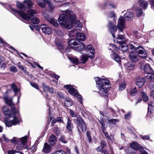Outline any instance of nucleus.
<instances>
[{"label": "nucleus", "instance_id": "obj_1", "mask_svg": "<svg viewBox=\"0 0 154 154\" xmlns=\"http://www.w3.org/2000/svg\"><path fill=\"white\" fill-rule=\"evenodd\" d=\"M62 11L64 14L60 15L58 21L62 27L69 29L72 28V23H74L77 30L81 29L82 24L79 21L76 20V16L73 12L68 10Z\"/></svg>", "mask_w": 154, "mask_h": 154}, {"label": "nucleus", "instance_id": "obj_2", "mask_svg": "<svg viewBox=\"0 0 154 154\" xmlns=\"http://www.w3.org/2000/svg\"><path fill=\"white\" fill-rule=\"evenodd\" d=\"M94 79L97 87L99 89V93L101 96H107L109 88L110 87L109 81L105 78L98 77H95Z\"/></svg>", "mask_w": 154, "mask_h": 154}, {"label": "nucleus", "instance_id": "obj_3", "mask_svg": "<svg viewBox=\"0 0 154 154\" xmlns=\"http://www.w3.org/2000/svg\"><path fill=\"white\" fill-rule=\"evenodd\" d=\"M69 112L72 117H76V119H74V122L77 125L79 131L81 132L85 131L86 126L82 118L79 116H77L76 114L72 110H70Z\"/></svg>", "mask_w": 154, "mask_h": 154}, {"label": "nucleus", "instance_id": "obj_4", "mask_svg": "<svg viewBox=\"0 0 154 154\" xmlns=\"http://www.w3.org/2000/svg\"><path fill=\"white\" fill-rule=\"evenodd\" d=\"M64 88L68 90V92L69 94L76 97L79 99V102L82 104L83 98L81 95L79 94L78 92L73 88L71 85H64Z\"/></svg>", "mask_w": 154, "mask_h": 154}, {"label": "nucleus", "instance_id": "obj_5", "mask_svg": "<svg viewBox=\"0 0 154 154\" xmlns=\"http://www.w3.org/2000/svg\"><path fill=\"white\" fill-rule=\"evenodd\" d=\"M131 48L135 50L139 56L142 58H145L147 55V53L145 50L142 47L138 46L137 48H135L132 44H130Z\"/></svg>", "mask_w": 154, "mask_h": 154}, {"label": "nucleus", "instance_id": "obj_6", "mask_svg": "<svg viewBox=\"0 0 154 154\" xmlns=\"http://www.w3.org/2000/svg\"><path fill=\"white\" fill-rule=\"evenodd\" d=\"M27 138L28 137L26 136L19 138V140L20 143L16 146V149L20 150L24 147L26 145Z\"/></svg>", "mask_w": 154, "mask_h": 154}, {"label": "nucleus", "instance_id": "obj_7", "mask_svg": "<svg viewBox=\"0 0 154 154\" xmlns=\"http://www.w3.org/2000/svg\"><path fill=\"white\" fill-rule=\"evenodd\" d=\"M6 125L8 127H10L12 125H15L18 124L19 121L15 116L13 117V119L11 121L7 120L6 118L5 119Z\"/></svg>", "mask_w": 154, "mask_h": 154}, {"label": "nucleus", "instance_id": "obj_8", "mask_svg": "<svg viewBox=\"0 0 154 154\" xmlns=\"http://www.w3.org/2000/svg\"><path fill=\"white\" fill-rule=\"evenodd\" d=\"M125 20L123 18L120 16L118 20V28L119 32L123 31V29L125 27Z\"/></svg>", "mask_w": 154, "mask_h": 154}, {"label": "nucleus", "instance_id": "obj_9", "mask_svg": "<svg viewBox=\"0 0 154 154\" xmlns=\"http://www.w3.org/2000/svg\"><path fill=\"white\" fill-rule=\"evenodd\" d=\"M40 29L42 31V32L44 33L50 35L52 32V30L51 29L45 24H42L40 26Z\"/></svg>", "mask_w": 154, "mask_h": 154}, {"label": "nucleus", "instance_id": "obj_10", "mask_svg": "<svg viewBox=\"0 0 154 154\" xmlns=\"http://www.w3.org/2000/svg\"><path fill=\"white\" fill-rule=\"evenodd\" d=\"M12 11L18 14L22 18L25 20H28L30 19V17L28 16L25 13L18 11L13 8H11Z\"/></svg>", "mask_w": 154, "mask_h": 154}, {"label": "nucleus", "instance_id": "obj_11", "mask_svg": "<svg viewBox=\"0 0 154 154\" xmlns=\"http://www.w3.org/2000/svg\"><path fill=\"white\" fill-rule=\"evenodd\" d=\"M109 49L111 50L112 53L111 54H110L111 58L115 60L120 65L121 64V60L120 57L116 53L112 50L111 48H109Z\"/></svg>", "mask_w": 154, "mask_h": 154}, {"label": "nucleus", "instance_id": "obj_12", "mask_svg": "<svg viewBox=\"0 0 154 154\" xmlns=\"http://www.w3.org/2000/svg\"><path fill=\"white\" fill-rule=\"evenodd\" d=\"M145 79L143 78L137 77L136 79V84L139 87H142L145 83Z\"/></svg>", "mask_w": 154, "mask_h": 154}, {"label": "nucleus", "instance_id": "obj_13", "mask_svg": "<svg viewBox=\"0 0 154 154\" xmlns=\"http://www.w3.org/2000/svg\"><path fill=\"white\" fill-rule=\"evenodd\" d=\"M86 51L87 52L93 54V55L89 56L90 58H92L94 57V54L95 52L94 49L92 45H88L85 49Z\"/></svg>", "mask_w": 154, "mask_h": 154}, {"label": "nucleus", "instance_id": "obj_14", "mask_svg": "<svg viewBox=\"0 0 154 154\" xmlns=\"http://www.w3.org/2000/svg\"><path fill=\"white\" fill-rule=\"evenodd\" d=\"M134 14L131 12H128L125 13L124 16V18L125 20L130 21L134 17Z\"/></svg>", "mask_w": 154, "mask_h": 154}, {"label": "nucleus", "instance_id": "obj_15", "mask_svg": "<svg viewBox=\"0 0 154 154\" xmlns=\"http://www.w3.org/2000/svg\"><path fill=\"white\" fill-rule=\"evenodd\" d=\"M109 28L111 32L112 35L113 37H115V36L113 34L114 32H116L117 31L116 26H114L112 23L109 22L108 25Z\"/></svg>", "mask_w": 154, "mask_h": 154}, {"label": "nucleus", "instance_id": "obj_16", "mask_svg": "<svg viewBox=\"0 0 154 154\" xmlns=\"http://www.w3.org/2000/svg\"><path fill=\"white\" fill-rule=\"evenodd\" d=\"M45 18L50 22L51 24H52L55 27H58L59 25L57 23L56 20L53 17H49L45 16Z\"/></svg>", "mask_w": 154, "mask_h": 154}, {"label": "nucleus", "instance_id": "obj_17", "mask_svg": "<svg viewBox=\"0 0 154 154\" xmlns=\"http://www.w3.org/2000/svg\"><path fill=\"white\" fill-rule=\"evenodd\" d=\"M51 150V147L47 143H45L42 149V151L45 153H49Z\"/></svg>", "mask_w": 154, "mask_h": 154}, {"label": "nucleus", "instance_id": "obj_18", "mask_svg": "<svg viewBox=\"0 0 154 154\" xmlns=\"http://www.w3.org/2000/svg\"><path fill=\"white\" fill-rule=\"evenodd\" d=\"M85 47V45L83 43L79 42L76 46L74 47V48L75 50L81 51L84 50Z\"/></svg>", "mask_w": 154, "mask_h": 154}, {"label": "nucleus", "instance_id": "obj_19", "mask_svg": "<svg viewBox=\"0 0 154 154\" xmlns=\"http://www.w3.org/2000/svg\"><path fill=\"white\" fill-rule=\"evenodd\" d=\"M116 39L117 40V42L119 44L123 43V42H126L125 38L124 37V36L120 34L117 35Z\"/></svg>", "mask_w": 154, "mask_h": 154}, {"label": "nucleus", "instance_id": "obj_20", "mask_svg": "<svg viewBox=\"0 0 154 154\" xmlns=\"http://www.w3.org/2000/svg\"><path fill=\"white\" fill-rule=\"evenodd\" d=\"M138 3L140 7L145 9L147 8L148 6V3L147 2L144 0H138Z\"/></svg>", "mask_w": 154, "mask_h": 154}, {"label": "nucleus", "instance_id": "obj_21", "mask_svg": "<svg viewBox=\"0 0 154 154\" xmlns=\"http://www.w3.org/2000/svg\"><path fill=\"white\" fill-rule=\"evenodd\" d=\"M86 37V35L83 33H78L77 34L76 39L78 41H84Z\"/></svg>", "mask_w": 154, "mask_h": 154}, {"label": "nucleus", "instance_id": "obj_22", "mask_svg": "<svg viewBox=\"0 0 154 154\" xmlns=\"http://www.w3.org/2000/svg\"><path fill=\"white\" fill-rule=\"evenodd\" d=\"M2 111L6 116H8L10 118L12 117V114L7 107L4 106L2 108Z\"/></svg>", "mask_w": 154, "mask_h": 154}, {"label": "nucleus", "instance_id": "obj_23", "mask_svg": "<svg viewBox=\"0 0 154 154\" xmlns=\"http://www.w3.org/2000/svg\"><path fill=\"white\" fill-rule=\"evenodd\" d=\"M144 71L147 74L152 73L153 72V70L148 64H146L145 65Z\"/></svg>", "mask_w": 154, "mask_h": 154}, {"label": "nucleus", "instance_id": "obj_24", "mask_svg": "<svg viewBox=\"0 0 154 154\" xmlns=\"http://www.w3.org/2000/svg\"><path fill=\"white\" fill-rule=\"evenodd\" d=\"M66 128L69 131H72L73 128V126L71 122V120L69 118H67Z\"/></svg>", "mask_w": 154, "mask_h": 154}, {"label": "nucleus", "instance_id": "obj_25", "mask_svg": "<svg viewBox=\"0 0 154 154\" xmlns=\"http://www.w3.org/2000/svg\"><path fill=\"white\" fill-rule=\"evenodd\" d=\"M56 141L57 138L54 135L52 134L50 136L49 139V142L51 145H54L56 142Z\"/></svg>", "mask_w": 154, "mask_h": 154}, {"label": "nucleus", "instance_id": "obj_26", "mask_svg": "<svg viewBox=\"0 0 154 154\" xmlns=\"http://www.w3.org/2000/svg\"><path fill=\"white\" fill-rule=\"evenodd\" d=\"M23 3L26 9L29 8L33 5L32 2L30 0H25Z\"/></svg>", "mask_w": 154, "mask_h": 154}, {"label": "nucleus", "instance_id": "obj_27", "mask_svg": "<svg viewBox=\"0 0 154 154\" xmlns=\"http://www.w3.org/2000/svg\"><path fill=\"white\" fill-rule=\"evenodd\" d=\"M47 1L46 0H36V2L38 5L42 8H44L45 6Z\"/></svg>", "mask_w": 154, "mask_h": 154}, {"label": "nucleus", "instance_id": "obj_28", "mask_svg": "<svg viewBox=\"0 0 154 154\" xmlns=\"http://www.w3.org/2000/svg\"><path fill=\"white\" fill-rule=\"evenodd\" d=\"M130 147L135 150H139L140 148L142 147L140 146L139 144L135 142H133L130 145Z\"/></svg>", "mask_w": 154, "mask_h": 154}, {"label": "nucleus", "instance_id": "obj_29", "mask_svg": "<svg viewBox=\"0 0 154 154\" xmlns=\"http://www.w3.org/2000/svg\"><path fill=\"white\" fill-rule=\"evenodd\" d=\"M137 55L133 53H131L129 55L130 59L134 62L137 61Z\"/></svg>", "mask_w": 154, "mask_h": 154}, {"label": "nucleus", "instance_id": "obj_30", "mask_svg": "<svg viewBox=\"0 0 154 154\" xmlns=\"http://www.w3.org/2000/svg\"><path fill=\"white\" fill-rule=\"evenodd\" d=\"M42 85L44 90H48L52 94H53L54 93V92L53 90V89L52 88L50 87L49 86H48L43 83Z\"/></svg>", "mask_w": 154, "mask_h": 154}, {"label": "nucleus", "instance_id": "obj_31", "mask_svg": "<svg viewBox=\"0 0 154 154\" xmlns=\"http://www.w3.org/2000/svg\"><path fill=\"white\" fill-rule=\"evenodd\" d=\"M153 107H154V103L153 102L151 101L148 103V112L147 113V116H149L151 112V110L150 109H152Z\"/></svg>", "mask_w": 154, "mask_h": 154}, {"label": "nucleus", "instance_id": "obj_32", "mask_svg": "<svg viewBox=\"0 0 154 154\" xmlns=\"http://www.w3.org/2000/svg\"><path fill=\"white\" fill-rule=\"evenodd\" d=\"M120 48L121 50L123 52L126 51L128 49V47L127 44L125 42H123V43L120 44Z\"/></svg>", "mask_w": 154, "mask_h": 154}, {"label": "nucleus", "instance_id": "obj_33", "mask_svg": "<svg viewBox=\"0 0 154 154\" xmlns=\"http://www.w3.org/2000/svg\"><path fill=\"white\" fill-rule=\"evenodd\" d=\"M78 43L74 39H71L69 41L68 44L71 47H73L74 46H76Z\"/></svg>", "mask_w": 154, "mask_h": 154}, {"label": "nucleus", "instance_id": "obj_34", "mask_svg": "<svg viewBox=\"0 0 154 154\" xmlns=\"http://www.w3.org/2000/svg\"><path fill=\"white\" fill-rule=\"evenodd\" d=\"M4 99L5 103L10 105L11 106L14 105V104L12 102V99L11 98L8 97H5Z\"/></svg>", "mask_w": 154, "mask_h": 154}, {"label": "nucleus", "instance_id": "obj_35", "mask_svg": "<svg viewBox=\"0 0 154 154\" xmlns=\"http://www.w3.org/2000/svg\"><path fill=\"white\" fill-rule=\"evenodd\" d=\"M134 65L133 63L128 62L126 64V68L128 70H131L134 68Z\"/></svg>", "mask_w": 154, "mask_h": 154}, {"label": "nucleus", "instance_id": "obj_36", "mask_svg": "<svg viewBox=\"0 0 154 154\" xmlns=\"http://www.w3.org/2000/svg\"><path fill=\"white\" fill-rule=\"evenodd\" d=\"M88 59V57L87 55L86 54L82 55L81 57V59L82 61V63H85Z\"/></svg>", "mask_w": 154, "mask_h": 154}, {"label": "nucleus", "instance_id": "obj_37", "mask_svg": "<svg viewBox=\"0 0 154 154\" xmlns=\"http://www.w3.org/2000/svg\"><path fill=\"white\" fill-rule=\"evenodd\" d=\"M16 5L18 8L23 10H26V8H25L24 4H23L20 2H18L17 3Z\"/></svg>", "mask_w": 154, "mask_h": 154}, {"label": "nucleus", "instance_id": "obj_38", "mask_svg": "<svg viewBox=\"0 0 154 154\" xmlns=\"http://www.w3.org/2000/svg\"><path fill=\"white\" fill-rule=\"evenodd\" d=\"M65 105L67 107H69L71 106L72 105V102L71 100L66 99L64 101Z\"/></svg>", "mask_w": 154, "mask_h": 154}, {"label": "nucleus", "instance_id": "obj_39", "mask_svg": "<svg viewBox=\"0 0 154 154\" xmlns=\"http://www.w3.org/2000/svg\"><path fill=\"white\" fill-rule=\"evenodd\" d=\"M27 14L30 16H33L37 14L35 11L33 9H31L27 11Z\"/></svg>", "mask_w": 154, "mask_h": 154}, {"label": "nucleus", "instance_id": "obj_40", "mask_svg": "<svg viewBox=\"0 0 154 154\" xmlns=\"http://www.w3.org/2000/svg\"><path fill=\"white\" fill-rule=\"evenodd\" d=\"M18 150L16 149V150H9L8 151V154H15V153H17L18 154H22L21 152L18 151Z\"/></svg>", "mask_w": 154, "mask_h": 154}, {"label": "nucleus", "instance_id": "obj_41", "mask_svg": "<svg viewBox=\"0 0 154 154\" xmlns=\"http://www.w3.org/2000/svg\"><path fill=\"white\" fill-rule=\"evenodd\" d=\"M11 88L15 94L17 93L20 90L14 83H13L11 85Z\"/></svg>", "mask_w": 154, "mask_h": 154}, {"label": "nucleus", "instance_id": "obj_42", "mask_svg": "<svg viewBox=\"0 0 154 154\" xmlns=\"http://www.w3.org/2000/svg\"><path fill=\"white\" fill-rule=\"evenodd\" d=\"M69 59L73 63L78 64L79 62L78 59L77 58H75L73 57H69Z\"/></svg>", "mask_w": 154, "mask_h": 154}, {"label": "nucleus", "instance_id": "obj_43", "mask_svg": "<svg viewBox=\"0 0 154 154\" xmlns=\"http://www.w3.org/2000/svg\"><path fill=\"white\" fill-rule=\"evenodd\" d=\"M143 14L142 10L139 8H137L136 9V15L137 16H140Z\"/></svg>", "mask_w": 154, "mask_h": 154}, {"label": "nucleus", "instance_id": "obj_44", "mask_svg": "<svg viewBox=\"0 0 154 154\" xmlns=\"http://www.w3.org/2000/svg\"><path fill=\"white\" fill-rule=\"evenodd\" d=\"M102 132L103 133L104 135L105 136L106 138L108 140H112V139L110 136H109V134L107 132H105V129H104L103 128V129H102Z\"/></svg>", "mask_w": 154, "mask_h": 154}, {"label": "nucleus", "instance_id": "obj_45", "mask_svg": "<svg viewBox=\"0 0 154 154\" xmlns=\"http://www.w3.org/2000/svg\"><path fill=\"white\" fill-rule=\"evenodd\" d=\"M148 75L146 76L147 79L149 81H151L154 79V74L152 73H147Z\"/></svg>", "mask_w": 154, "mask_h": 154}, {"label": "nucleus", "instance_id": "obj_46", "mask_svg": "<svg viewBox=\"0 0 154 154\" xmlns=\"http://www.w3.org/2000/svg\"><path fill=\"white\" fill-rule=\"evenodd\" d=\"M142 94L144 101L145 102L149 100L148 95L144 92H142Z\"/></svg>", "mask_w": 154, "mask_h": 154}, {"label": "nucleus", "instance_id": "obj_47", "mask_svg": "<svg viewBox=\"0 0 154 154\" xmlns=\"http://www.w3.org/2000/svg\"><path fill=\"white\" fill-rule=\"evenodd\" d=\"M126 86V84L125 82H123L120 84L119 86V89L120 90L122 91L124 89Z\"/></svg>", "mask_w": 154, "mask_h": 154}, {"label": "nucleus", "instance_id": "obj_48", "mask_svg": "<svg viewBox=\"0 0 154 154\" xmlns=\"http://www.w3.org/2000/svg\"><path fill=\"white\" fill-rule=\"evenodd\" d=\"M137 93V91L136 90V88L134 87L132 88L130 91V94L131 95L134 96L136 95Z\"/></svg>", "mask_w": 154, "mask_h": 154}, {"label": "nucleus", "instance_id": "obj_49", "mask_svg": "<svg viewBox=\"0 0 154 154\" xmlns=\"http://www.w3.org/2000/svg\"><path fill=\"white\" fill-rule=\"evenodd\" d=\"M31 22L33 24H37L39 22V20L37 18L34 17L31 20Z\"/></svg>", "mask_w": 154, "mask_h": 154}, {"label": "nucleus", "instance_id": "obj_50", "mask_svg": "<svg viewBox=\"0 0 154 154\" xmlns=\"http://www.w3.org/2000/svg\"><path fill=\"white\" fill-rule=\"evenodd\" d=\"M11 110L12 113V116L13 115H14L17 114L18 112V111L17 110H16L15 108L14 107V105L11 106Z\"/></svg>", "mask_w": 154, "mask_h": 154}, {"label": "nucleus", "instance_id": "obj_51", "mask_svg": "<svg viewBox=\"0 0 154 154\" xmlns=\"http://www.w3.org/2000/svg\"><path fill=\"white\" fill-rule=\"evenodd\" d=\"M46 4L48 5L49 8L51 9V11H52L53 10H54V7L52 4L51 3L50 0H48L47 1Z\"/></svg>", "mask_w": 154, "mask_h": 154}, {"label": "nucleus", "instance_id": "obj_52", "mask_svg": "<svg viewBox=\"0 0 154 154\" xmlns=\"http://www.w3.org/2000/svg\"><path fill=\"white\" fill-rule=\"evenodd\" d=\"M108 122H110V124H115L116 122H118L119 120L117 119H112L108 120Z\"/></svg>", "mask_w": 154, "mask_h": 154}, {"label": "nucleus", "instance_id": "obj_53", "mask_svg": "<svg viewBox=\"0 0 154 154\" xmlns=\"http://www.w3.org/2000/svg\"><path fill=\"white\" fill-rule=\"evenodd\" d=\"M10 70L13 72H16L17 71V70L16 67L14 66H11L10 68Z\"/></svg>", "mask_w": 154, "mask_h": 154}, {"label": "nucleus", "instance_id": "obj_54", "mask_svg": "<svg viewBox=\"0 0 154 154\" xmlns=\"http://www.w3.org/2000/svg\"><path fill=\"white\" fill-rule=\"evenodd\" d=\"M104 5L106 6H111L112 8H116V5L112 3H110L108 5L107 3L106 2L104 4Z\"/></svg>", "mask_w": 154, "mask_h": 154}, {"label": "nucleus", "instance_id": "obj_55", "mask_svg": "<svg viewBox=\"0 0 154 154\" xmlns=\"http://www.w3.org/2000/svg\"><path fill=\"white\" fill-rule=\"evenodd\" d=\"M77 31L75 30H72L69 32V35L71 36H73L77 34Z\"/></svg>", "mask_w": 154, "mask_h": 154}, {"label": "nucleus", "instance_id": "obj_56", "mask_svg": "<svg viewBox=\"0 0 154 154\" xmlns=\"http://www.w3.org/2000/svg\"><path fill=\"white\" fill-rule=\"evenodd\" d=\"M55 32L59 36H62L63 35V32L59 29L56 30Z\"/></svg>", "mask_w": 154, "mask_h": 154}, {"label": "nucleus", "instance_id": "obj_57", "mask_svg": "<svg viewBox=\"0 0 154 154\" xmlns=\"http://www.w3.org/2000/svg\"><path fill=\"white\" fill-rule=\"evenodd\" d=\"M86 134L87 136V137L88 138L89 142L90 143H91L92 142V140L91 138V137L90 135V133L89 131H88L86 132Z\"/></svg>", "mask_w": 154, "mask_h": 154}, {"label": "nucleus", "instance_id": "obj_58", "mask_svg": "<svg viewBox=\"0 0 154 154\" xmlns=\"http://www.w3.org/2000/svg\"><path fill=\"white\" fill-rule=\"evenodd\" d=\"M139 151L141 154H148V153L143 149L142 147L140 148Z\"/></svg>", "mask_w": 154, "mask_h": 154}, {"label": "nucleus", "instance_id": "obj_59", "mask_svg": "<svg viewBox=\"0 0 154 154\" xmlns=\"http://www.w3.org/2000/svg\"><path fill=\"white\" fill-rule=\"evenodd\" d=\"M56 45L58 48L60 49H63V46L62 43L60 42H57Z\"/></svg>", "mask_w": 154, "mask_h": 154}, {"label": "nucleus", "instance_id": "obj_60", "mask_svg": "<svg viewBox=\"0 0 154 154\" xmlns=\"http://www.w3.org/2000/svg\"><path fill=\"white\" fill-rule=\"evenodd\" d=\"M140 137L143 140H149V139L150 136L149 135H145V136H143L141 135H140Z\"/></svg>", "mask_w": 154, "mask_h": 154}, {"label": "nucleus", "instance_id": "obj_61", "mask_svg": "<svg viewBox=\"0 0 154 154\" xmlns=\"http://www.w3.org/2000/svg\"><path fill=\"white\" fill-rule=\"evenodd\" d=\"M131 116V112H128L127 114L125 115L124 117L125 119H129Z\"/></svg>", "mask_w": 154, "mask_h": 154}, {"label": "nucleus", "instance_id": "obj_62", "mask_svg": "<svg viewBox=\"0 0 154 154\" xmlns=\"http://www.w3.org/2000/svg\"><path fill=\"white\" fill-rule=\"evenodd\" d=\"M100 145L102 148H103L106 146V142L103 140H101L100 142Z\"/></svg>", "mask_w": 154, "mask_h": 154}, {"label": "nucleus", "instance_id": "obj_63", "mask_svg": "<svg viewBox=\"0 0 154 154\" xmlns=\"http://www.w3.org/2000/svg\"><path fill=\"white\" fill-rule=\"evenodd\" d=\"M53 154H66V152L63 150L57 151Z\"/></svg>", "mask_w": 154, "mask_h": 154}, {"label": "nucleus", "instance_id": "obj_64", "mask_svg": "<svg viewBox=\"0 0 154 154\" xmlns=\"http://www.w3.org/2000/svg\"><path fill=\"white\" fill-rule=\"evenodd\" d=\"M54 133L57 135H58L60 134L59 128H54Z\"/></svg>", "mask_w": 154, "mask_h": 154}]
</instances>
